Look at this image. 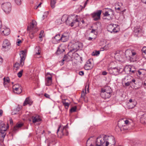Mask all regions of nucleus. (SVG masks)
I'll use <instances>...</instances> for the list:
<instances>
[{
	"mask_svg": "<svg viewBox=\"0 0 146 146\" xmlns=\"http://www.w3.org/2000/svg\"><path fill=\"white\" fill-rule=\"evenodd\" d=\"M115 143L113 136L104 135L103 138L100 137L96 138V146H113Z\"/></svg>",
	"mask_w": 146,
	"mask_h": 146,
	"instance_id": "f257e3e1",
	"label": "nucleus"
},
{
	"mask_svg": "<svg viewBox=\"0 0 146 146\" xmlns=\"http://www.w3.org/2000/svg\"><path fill=\"white\" fill-rule=\"evenodd\" d=\"M125 57L130 62H134L136 60L137 57V53L134 50H127L125 52Z\"/></svg>",
	"mask_w": 146,
	"mask_h": 146,
	"instance_id": "f03ea898",
	"label": "nucleus"
},
{
	"mask_svg": "<svg viewBox=\"0 0 146 146\" xmlns=\"http://www.w3.org/2000/svg\"><path fill=\"white\" fill-rule=\"evenodd\" d=\"M122 66H117L113 68H108V70L110 74L112 75L117 76L121 73L122 71Z\"/></svg>",
	"mask_w": 146,
	"mask_h": 146,
	"instance_id": "7ed1b4c3",
	"label": "nucleus"
},
{
	"mask_svg": "<svg viewBox=\"0 0 146 146\" xmlns=\"http://www.w3.org/2000/svg\"><path fill=\"white\" fill-rule=\"evenodd\" d=\"M1 7L3 11L6 13H10L11 10V5L9 2L3 3L1 5Z\"/></svg>",
	"mask_w": 146,
	"mask_h": 146,
	"instance_id": "20e7f679",
	"label": "nucleus"
},
{
	"mask_svg": "<svg viewBox=\"0 0 146 146\" xmlns=\"http://www.w3.org/2000/svg\"><path fill=\"white\" fill-rule=\"evenodd\" d=\"M76 22H79L77 19L74 20L72 17L68 16L65 23L67 25L72 27Z\"/></svg>",
	"mask_w": 146,
	"mask_h": 146,
	"instance_id": "39448f33",
	"label": "nucleus"
},
{
	"mask_svg": "<svg viewBox=\"0 0 146 146\" xmlns=\"http://www.w3.org/2000/svg\"><path fill=\"white\" fill-rule=\"evenodd\" d=\"M102 11L101 10H98L96 12H94L91 14L92 17L93 19V20L95 21H97L100 19Z\"/></svg>",
	"mask_w": 146,
	"mask_h": 146,
	"instance_id": "423d86ee",
	"label": "nucleus"
},
{
	"mask_svg": "<svg viewBox=\"0 0 146 146\" xmlns=\"http://www.w3.org/2000/svg\"><path fill=\"white\" fill-rule=\"evenodd\" d=\"M0 31L1 34L4 36L8 35L10 33V29L4 25L2 26Z\"/></svg>",
	"mask_w": 146,
	"mask_h": 146,
	"instance_id": "0eeeda50",
	"label": "nucleus"
},
{
	"mask_svg": "<svg viewBox=\"0 0 146 146\" xmlns=\"http://www.w3.org/2000/svg\"><path fill=\"white\" fill-rule=\"evenodd\" d=\"M9 127L8 124H7V125L6 126V128H4V129H0V140L1 141H3L6 135V131Z\"/></svg>",
	"mask_w": 146,
	"mask_h": 146,
	"instance_id": "6e6552de",
	"label": "nucleus"
},
{
	"mask_svg": "<svg viewBox=\"0 0 146 146\" xmlns=\"http://www.w3.org/2000/svg\"><path fill=\"white\" fill-rule=\"evenodd\" d=\"M19 54L21 58L20 63V65H21V66H23L24 65V61L26 56L25 52L23 50L21 51L20 52Z\"/></svg>",
	"mask_w": 146,
	"mask_h": 146,
	"instance_id": "1a4fd4ad",
	"label": "nucleus"
},
{
	"mask_svg": "<svg viewBox=\"0 0 146 146\" xmlns=\"http://www.w3.org/2000/svg\"><path fill=\"white\" fill-rule=\"evenodd\" d=\"M71 47L72 48V50L76 51L82 47V43L78 42H76L72 45Z\"/></svg>",
	"mask_w": 146,
	"mask_h": 146,
	"instance_id": "9d476101",
	"label": "nucleus"
},
{
	"mask_svg": "<svg viewBox=\"0 0 146 146\" xmlns=\"http://www.w3.org/2000/svg\"><path fill=\"white\" fill-rule=\"evenodd\" d=\"M108 9V10L105 12V13H104V16H110V18L109 20L111 19V18L110 17V16L113 15H114L113 11L111 9H108L107 8H106L104 9Z\"/></svg>",
	"mask_w": 146,
	"mask_h": 146,
	"instance_id": "9b49d317",
	"label": "nucleus"
},
{
	"mask_svg": "<svg viewBox=\"0 0 146 146\" xmlns=\"http://www.w3.org/2000/svg\"><path fill=\"white\" fill-rule=\"evenodd\" d=\"M23 125V124L22 123H17L14 127L13 129L12 132L13 133H15L17 131L19 128L21 127Z\"/></svg>",
	"mask_w": 146,
	"mask_h": 146,
	"instance_id": "f8f14e48",
	"label": "nucleus"
},
{
	"mask_svg": "<svg viewBox=\"0 0 146 146\" xmlns=\"http://www.w3.org/2000/svg\"><path fill=\"white\" fill-rule=\"evenodd\" d=\"M32 119L33 120V122L34 123L37 122H39L41 120V119L40 118L39 116L38 115H35L33 116L32 117Z\"/></svg>",
	"mask_w": 146,
	"mask_h": 146,
	"instance_id": "ddd939ff",
	"label": "nucleus"
},
{
	"mask_svg": "<svg viewBox=\"0 0 146 146\" xmlns=\"http://www.w3.org/2000/svg\"><path fill=\"white\" fill-rule=\"evenodd\" d=\"M69 39V36L67 34H63L61 36V39L62 42H65L67 41Z\"/></svg>",
	"mask_w": 146,
	"mask_h": 146,
	"instance_id": "4468645a",
	"label": "nucleus"
},
{
	"mask_svg": "<svg viewBox=\"0 0 146 146\" xmlns=\"http://www.w3.org/2000/svg\"><path fill=\"white\" fill-rule=\"evenodd\" d=\"M91 62L89 61H88L84 66V68L86 70H88L92 68Z\"/></svg>",
	"mask_w": 146,
	"mask_h": 146,
	"instance_id": "2eb2a0df",
	"label": "nucleus"
},
{
	"mask_svg": "<svg viewBox=\"0 0 146 146\" xmlns=\"http://www.w3.org/2000/svg\"><path fill=\"white\" fill-rule=\"evenodd\" d=\"M68 128V124H67L66 126L63 127V129H61V132L62 133V135H64L65 133H66V135H68V131H67V129Z\"/></svg>",
	"mask_w": 146,
	"mask_h": 146,
	"instance_id": "dca6fc26",
	"label": "nucleus"
},
{
	"mask_svg": "<svg viewBox=\"0 0 146 146\" xmlns=\"http://www.w3.org/2000/svg\"><path fill=\"white\" fill-rule=\"evenodd\" d=\"M64 51L65 49L64 48V47L61 46V45H60L58 47V49L56 52V53L58 54H61Z\"/></svg>",
	"mask_w": 146,
	"mask_h": 146,
	"instance_id": "f3484780",
	"label": "nucleus"
},
{
	"mask_svg": "<svg viewBox=\"0 0 146 146\" xmlns=\"http://www.w3.org/2000/svg\"><path fill=\"white\" fill-rule=\"evenodd\" d=\"M36 25V22L34 20H32V22L31 23L30 25H29V26H28V27H27L28 30H30L31 29H32L35 27V26Z\"/></svg>",
	"mask_w": 146,
	"mask_h": 146,
	"instance_id": "a211bd4d",
	"label": "nucleus"
},
{
	"mask_svg": "<svg viewBox=\"0 0 146 146\" xmlns=\"http://www.w3.org/2000/svg\"><path fill=\"white\" fill-rule=\"evenodd\" d=\"M32 103L33 102L29 98H27L26 99L23 104L24 106H25L28 104H29V105H31L32 104Z\"/></svg>",
	"mask_w": 146,
	"mask_h": 146,
	"instance_id": "6ab92c4d",
	"label": "nucleus"
},
{
	"mask_svg": "<svg viewBox=\"0 0 146 146\" xmlns=\"http://www.w3.org/2000/svg\"><path fill=\"white\" fill-rule=\"evenodd\" d=\"M10 44L9 41L7 39H5L3 42V47L4 48H6V47L9 46Z\"/></svg>",
	"mask_w": 146,
	"mask_h": 146,
	"instance_id": "aec40b11",
	"label": "nucleus"
},
{
	"mask_svg": "<svg viewBox=\"0 0 146 146\" xmlns=\"http://www.w3.org/2000/svg\"><path fill=\"white\" fill-rule=\"evenodd\" d=\"M87 87V90L88 92H89V85H86L85 86V92H84V90H83L81 94V97L82 98H83L84 99H85L84 98V96L86 95V88Z\"/></svg>",
	"mask_w": 146,
	"mask_h": 146,
	"instance_id": "412c9836",
	"label": "nucleus"
},
{
	"mask_svg": "<svg viewBox=\"0 0 146 146\" xmlns=\"http://www.w3.org/2000/svg\"><path fill=\"white\" fill-rule=\"evenodd\" d=\"M111 94L106 92L104 94L103 93L102 94V97L104 99H108L111 96Z\"/></svg>",
	"mask_w": 146,
	"mask_h": 146,
	"instance_id": "4be33fe9",
	"label": "nucleus"
},
{
	"mask_svg": "<svg viewBox=\"0 0 146 146\" xmlns=\"http://www.w3.org/2000/svg\"><path fill=\"white\" fill-rule=\"evenodd\" d=\"M131 65H126L125 67L123 69L122 71H124L125 72L128 73L130 70H131Z\"/></svg>",
	"mask_w": 146,
	"mask_h": 146,
	"instance_id": "5701e85b",
	"label": "nucleus"
},
{
	"mask_svg": "<svg viewBox=\"0 0 146 146\" xmlns=\"http://www.w3.org/2000/svg\"><path fill=\"white\" fill-rule=\"evenodd\" d=\"M71 57L69 55L67 54L65 55V56L62 59L63 61H66L67 62H68L70 61L71 60Z\"/></svg>",
	"mask_w": 146,
	"mask_h": 146,
	"instance_id": "b1692460",
	"label": "nucleus"
},
{
	"mask_svg": "<svg viewBox=\"0 0 146 146\" xmlns=\"http://www.w3.org/2000/svg\"><path fill=\"white\" fill-rule=\"evenodd\" d=\"M52 77H48L46 80V85L47 86H49L50 85L52 84Z\"/></svg>",
	"mask_w": 146,
	"mask_h": 146,
	"instance_id": "393cba45",
	"label": "nucleus"
},
{
	"mask_svg": "<svg viewBox=\"0 0 146 146\" xmlns=\"http://www.w3.org/2000/svg\"><path fill=\"white\" fill-rule=\"evenodd\" d=\"M13 91L17 94H19L22 92V88H13Z\"/></svg>",
	"mask_w": 146,
	"mask_h": 146,
	"instance_id": "a878e982",
	"label": "nucleus"
},
{
	"mask_svg": "<svg viewBox=\"0 0 146 146\" xmlns=\"http://www.w3.org/2000/svg\"><path fill=\"white\" fill-rule=\"evenodd\" d=\"M114 24H111L109 25L108 27V31L111 33L113 32V29L114 26Z\"/></svg>",
	"mask_w": 146,
	"mask_h": 146,
	"instance_id": "bb28decb",
	"label": "nucleus"
},
{
	"mask_svg": "<svg viewBox=\"0 0 146 146\" xmlns=\"http://www.w3.org/2000/svg\"><path fill=\"white\" fill-rule=\"evenodd\" d=\"M140 121L142 123H146V113H145L141 116L140 118Z\"/></svg>",
	"mask_w": 146,
	"mask_h": 146,
	"instance_id": "cd10ccee",
	"label": "nucleus"
},
{
	"mask_svg": "<svg viewBox=\"0 0 146 146\" xmlns=\"http://www.w3.org/2000/svg\"><path fill=\"white\" fill-rule=\"evenodd\" d=\"M141 31V29L139 26H136L134 27V32L136 33H140Z\"/></svg>",
	"mask_w": 146,
	"mask_h": 146,
	"instance_id": "c85d7f7f",
	"label": "nucleus"
},
{
	"mask_svg": "<svg viewBox=\"0 0 146 146\" xmlns=\"http://www.w3.org/2000/svg\"><path fill=\"white\" fill-rule=\"evenodd\" d=\"M61 36L60 34H58L56 35L54 37V39L56 42H58V41L61 40Z\"/></svg>",
	"mask_w": 146,
	"mask_h": 146,
	"instance_id": "c756f323",
	"label": "nucleus"
},
{
	"mask_svg": "<svg viewBox=\"0 0 146 146\" xmlns=\"http://www.w3.org/2000/svg\"><path fill=\"white\" fill-rule=\"evenodd\" d=\"M133 100H132L131 99H130L129 100V103H128V108L129 109H132L135 106V104H133L132 106H131V103H132Z\"/></svg>",
	"mask_w": 146,
	"mask_h": 146,
	"instance_id": "7c9ffc66",
	"label": "nucleus"
},
{
	"mask_svg": "<svg viewBox=\"0 0 146 146\" xmlns=\"http://www.w3.org/2000/svg\"><path fill=\"white\" fill-rule=\"evenodd\" d=\"M124 125V124H123V120H121L118 121V125L120 127L122 128L123 129H125V128L123 127Z\"/></svg>",
	"mask_w": 146,
	"mask_h": 146,
	"instance_id": "2f4dec72",
	"label": "nucleus"
},
{
	"mask_svg": "<svg viewBox=\"0 0 146 146\" xmlns=\"http://www.w3.org/2000/svg\"><path fill=\"white\" fill-rule=\"evenodd\" d=\"M4 85L5 86L7 84V83H9L10 82V79L9 77H7L6 78L5 77L3 78Z\"/></svg>",
	"mask_w": 146,
	"mask_h": 146,
	"instance_id": "473e14b6",
	"label": "nucleus"
},
{
	"mask_svg": "<svg viewBox=\"0 0 146 146\" xmlns=\"http://www.w3.org/2000/svg\"><path fill=\"white\" fill-rule=\"evenodd\" d=\"M56 0H51L50 2L51 7L52 9L54 8L55 7V4Z\"/></svg>",
	"mask_w": 146,
	"mask_h": 146,
	"instance_id": "72a5a7b5",
	"label": "nucleus"
},
{
	"mask_svg": "<svg viewBox=\"0 0 146 146\" xmlns=\"http://www.w3.org/2000/svg\"><path fill=\"white\" fill-rule=\"evenodd\" d=\"M106 92L111 94L112 91L110 87L109 86H107L106 87Z\"/></svg>",
	"mask_w": 146,
	"mask_h": 146,
	"instance_id": "f704fd0d",
	"label": "nucleus"
},
{
	"mask_svg": "<svg viewBox=\"0 0 146 146\" xmlns=\"http://www.w3.org/2000/svg\"><path fill=\"white\" fill-rule=\"evenodd\" d=\"M68 16L66 15H64L61 18V21L63 22L66 23Z\"/></svg>",
	"mask_w": 146,
	"mask_h": 146,
	"instance_id": "c9c22d12",
	"label": "nucleus"
},
{
	"mask_svg": "<svg viewBox=\"0 0 146 146\" xmlns=\"http://www.w3.org/2000/svg\"><path fill=\"white\" fill-rule=\"evenodd\" d=\"M4 128H6L4 122L2 121H0V129H4Z\"/></svg>",
	"mask_w": 146,
	"mask_h": 146,
	"instance_id": "e433bc0d",
	"label": "nucleus"
},
{
	"mask_svg": "<svg viewBox=\"0 0 146 146\" xmlns=\"http://www.w3.org/2000/svg\"><path fill=\"white\" fill-rule=\"evenodd\" d=\"M113 32L117 33L119 32V30L118 28V26H117L116 25H114L113 29Z\"/></svg>",
	"mask_w": 146,
	"mask_h": 146,
	"instance_id": "4c0bfd02",
	"label": "nucleus"
},
{
	"mask_svg": "<svg viewBox=\"0 0 146 146\" xmlns=\"http://www.w3.org/2000/svg\"><path fill=\"white\" fill-rule=\"evenodd\" d=\"M62 103L63 105L66 108L68 109L70 105V104L68 102H66L65 101V100L62 101Z\"/></svg>",
	"mask_w": 146,
	"mask_h": 146,
	"instance_id": "58836bf2",
	"label": "nucleus"
},
{
	"mask_svg": "<svg viewBox=\"0 0 146 146\" xmlns=\"http://www.w3.org/2000/svg\"><path fill=\"white\" fill-rule=\"evenodd\" d=\"M111 44H108L107 45H106L104 46L103 48H101V50H104L103 49H104V50H108L109 48L110 47Z\"/></svg>",
	"mask_w": 146,
	"mask_h": 146,
	"instance_id": "ea45409f",
	"label": "nucleus"
},
{
	"mask_svg": "<svg viewBox=\"0 0 146 146\" xmlns=\"http://www.w3.org/2000/svg\"><path fill=\"white\" fill-rule=\"evenodd\" d=\"M122 128H120L119 127L118 125L116 126L115 127V131L117 132H118L119 131H122Z\"/></svg>",
	"mask_w": 146,
	"mask_h": 146,
	"instance_id": "a19ab883",
	"label": "nucleus"
},
{
	"mask_svg": "<svg viewBox=\"0 0 146 146\" xmlns=\"http://www.w3.org/2000/svg\"><path fill=\"white\" fill-rule=\"evenodd\" d=\"M100 53V52L99 51H96V50L94 52H93L92 54V56H97Z\"/></svg>",
	"mask_w": 146,
	"mask_h": 146,
	"instance_id": "79ce46f5",
	"label": "nucleus"
},
{
	"mask_svg": "<svg viewBox=\"0 0 146 146\" xmlns=\"http://www.w3.org/2000/svg\"><path fill=\"white\" fill-rule=\"evenodd\" d=\"M20 110V108H17L16 110H14L12 112V115L16 114L17 113V112Z\"/></svg>",
	"mask_w": 146,
	"mask_h": 146,
	"instance_id": "37998d69",
	"label": "nucleus"
},
{
	"mask_svg": "<svg viewBox=\"0 0 146 146\" xmlns=\"http://www.w3.org/2000/svg\"><path fill=\"white\" fill-rule=\"evenodd\" d=\"M20 65H21L20 63L19 64L18 62H16L14 66L15 68H16V70H17L19 68Z\"/></svg>",
	"mask_w": 146,
	"mask_h": 146,
	"instance_id": "c03bdc74",
	"label": "nucleus"
},
{
	"mask_svg": "<svg viewBox=\"0 0 146 146\" xmlns=\"http://www.w3.org/2000/svg\"><path fill=\"white\" fill-rule=\"evenodd\" d=\"M134 70H131L129 71V74H137L136 70V69H134Z\"/></svg>",
	"mask_w": 146,
	"mask_h": 146,
	"instance_id": "a18cd8bd",
	"label": "nucleus"
},
{
	"mask_svg": "<svg viewBox=\"0 0 146 146\" xmlns=\"http://www.w3.org/2000/svg\"><path fill=\"white\" fill-rule=\"evenodd\" d=\"M77 107L76 106L72 107L70 110V112L71 113L74 112L76 111Z\"/></svg>",
	"mask_w": 146,
	"mask_h": 146,
	"instance_id": "49530a36",
	"label": "nucleus"
},
{
	"mask_svg": "<svg viewBox=\"0 0 146 146\" xmlns=\"http://www.w3.org/2000/svg\"><path fill=\"white\" fill-rule=\"evenodd\" d=\"M23 72V70H22L18 73L17 75L18 77L20 78L22 76Z\"/></svg>",
	"mask_w": 146,
	"mask_h": 146,
	"instance_id": "de8ad7c7",
	"label": "nucleus"
},
{
	"mask_svg": "<svg viewBox=\"0 0 146 146\" xmlns=\"http://www.w3.org/2000/svg\"><path fill=\"white\" fill-rule=\"evenodd\" d=\"M90 138H89L87 142H86V146H94V145L91 143L90 144V143H89V140H90Z\"/></svg>",
	"mask_w": 146,
	"mask_h": 146,
	"instance_id": "09e8293b",
	"label": "nucleus"
},
{
	"mask_svg": "<svg viewBox=\"0 0 146 146\" xmlns=\"http://www.w3.org/2000/svg\"><path fill=\"white\" fill-rule=\"evenodd\" d=\"M22 88V87L19 84H16L13 85V88Z\"/></svg>",
	"mask_w": 146,
	"mask_h": 146,
	"instance_id": "8fccbe9b",
	"label": "nucleus"
},
{
	"mask_svg": "<svg viewBox=\"0 0 146 146\" xmlns=\"http://www.w3.org/2000/svg\"><path fill=\"white\" fill-rule=\"evenodd\" d=\"M15 3L18 5H20L21 4V0H15Z\"/></svg>",
	"mask_w": 146,
	"mask_h": 146,
	"instance_id": "3c124183",
	"label": "nucleus"
},
{
	"mask_svg": "<svg viewBox=\"0 0 146 146\" xmlns=\"http://www.w3.org/2000/svg\"><path fill=\"white\" fill-rule=\"evenodd\" d=\"M35 33H30L29 34V37L31 39H32L34 37Z\"/></svg>",
	"mask_w": 146,
	"mask_h": 146,
	"instance_id": "603ef678",
	"label": "nucleus"
},
{
	"mask_svg": "<svg viewBox=\"0 0 146 146\" xmlns=\"http://www.w3.org/2000/svg\"><path fill=\"white\" fill-rule=\"evenodd\" d=\"M133 146H142L141 143H134Z\"/></svg>",
	"mask_w": 146,
	"mask_h": 146,
	"instance_id": "864d4df0",
	"label": "nucleus"
},
{
	"mask_svg": "<svg viewBox=\"0 0 146 146\" xmlns=\"http://www.w3.org/2000/svg\"><path fill=\"white\" fill-rule=\"evenodd\" d=\"M106 92V88L105 89H104L103 88H102L101 89V94H100V95L101 96H102V94L104 93H105Z\"/></svg>",
	"mask_w": 146,
	"mask_h": 146,
	"instance_id": "5fc2aeb1",
	"label": "nucleus"
},
{
	"mask_svg": "<svg viewBox=\"0 0 146 146\" xmlns=\"http://www.w3.org/2000/svg\"><path fill=\"white\" fill-rule=\"evenodd\" d=\"M142 52L146 54V47H143L142 49Z\"/></svg>",
	"mask_w": 146,
	"mask_h": 146,
	"instance_id": "6e6d98bb",
	"label": "nucleus"
},
{
	"mask_svg": "<svg viewBox=\"0 0 146 146\" xmlns=\"http://www.w3.org/2000/svg\"><path fill=\"white\" fill-rule=\"evenodd\" d=\"M136 72H137L136 73H137V74H136L135 75H136L137 76H138V75H141V72L139 70H136Z\"/></svg>",
	"mask_w": 146,
	"mask_h": 146,
	"instance_id": "4d7b16f0",
	"label": "nucleus"
},
{
	"mask_svg": "<svg viewBox=\"0 0 146 146\" xmlns=\"http://www.w3.org/2000/svg\"><path fill=\"white\" fill-rule=\"evenodd\" d=\"M130 81V82L131 84H132L133 83H134V84H136L135 83V82H136V80L135 79H131Z\"/></svg>",
	"mask_w": 146,
	"mask_h": 146,
	"instance_id": "13d9d810",
	"label": "nucleus"
},
{
	"mask_svg": "<svg viewBox=\"0 0 146 146\" xmlns=\"http://www.w3.org/2000/svg\"><path fill=\"white\" fill-rule=\"evenodd\" d=\"M131 83L130 82V81H128L125 83V85L126 86H129L130 84Z\"/></svg>",
	"mask_w": 146,
	"mask_h": 146,
	"instance_id": "bf43d9fd",
	"label": "nucleus"
},
{
	"mask_svg": "<svg viewBox=\"0 0 146 146\" xmlns=\"http://www.w3.org/2000/svg\"><path fill=\"white\" fill-rule=\"evenodd\" d=\"M129 121L127 120H126L125 121H123V124H128Z\"/></svg>",
	"mask_w": 146,
	"mask_h": 146,
	"instance_id": "052dcab7",
	"label": "nucleus"
},
{
	"mask_svg": "<svg viewBox=\"0 0 146 146\" xmlns=\"http://www.w3.org/2000/svg\"><path fill=\"white\" fill-rule=\"evenodd\" d=\"M79 74L81 76L83 75L84 74V72L82 71H80L79 72Z\"/></svg>",
	"mask_w": 146,
	"mask_h": 146,
	"instance_id": "680f3d73",
	"label": "nucleus"
},
{
	"mask_svg": "<svg viewBox=\"0 0 146 146\" xmlns=\"http://www.w3.org/2000/svg\"><path fill=\"white\" fill-rule=\"evenodd\" d=\"M87 3L88 2L86 1L84 3L83 7H82V8H84L86 7Z\"/></svg>",
	"mask_w": 146,
	"mask_h": 146,
	"instance_id": "e2e57ef3",
	"label": "nucleus"
},
{
	"mask_svg": "<svg viewBox=\"0 0 146 146\" xmlns=\"http://www.w3.org/2000/svg\"><path fill=\"white\" fill-rule=\"evenodd\" d=\"M44 96L47 98H49L50 97V95L47 94H45Z\"/></svg>",
	"mask_w": 146,
	"mask_h": 146,
	"instance_id": "0e129e2a",
	"label": "nucleus"
},
{
	"mask_svg": "<svg viewBox=\"0 0 146 146\" xmlns=\"http://www.w3.org/2000/svg\"><path fill=\"white\" fill-rule=\"evenodd\" d=\"M107 74V73L106 71H104L102 72V74L103 75H106Z\"/></svg>",
	"mask_w": 146,
	"mask_h": 146,
	"instance_id": "69168bd1",
	"label": "nucleus"
},
{
	"mask_svg": "<svg viewBox=\"0 0 146 146\" xmlns=\"http://www.w3.org/2000/svg\"><path fill=\"white\" fill-rule=\"evenodd\" d=\"M44 33V31L43 30H42L40 33V35H41L42 36L43 33Z\"/></svg>",
	"mask_w": 146,
	"mask_h": 146,
	"instance_id": "338daca9",
	"label": "nucleus"
},
{
	"mask_svg": "<svg viewBox=\"0 0 146 146\" xmlns=\"http://www.w3.org/2000/svg\"><path fill=\"white\" fill-rule=\"evenodd\" d=\"M9 121H10V123L11 124H13V121L11 119H10Z\"/></svg>",
	"mask_w": 146,
	"mask_h": 146,
	"instance_id": "774afa93",
	"label": "nucleus"
}]
</instances>
